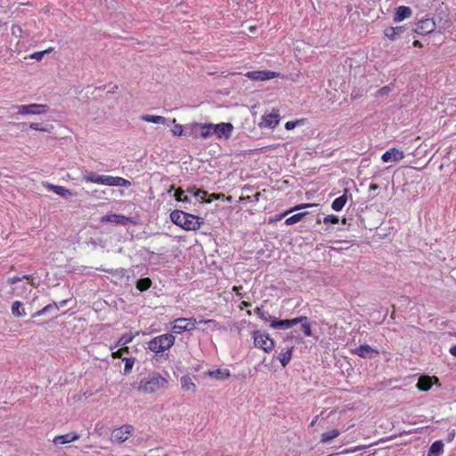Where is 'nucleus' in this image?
<instances>
[{
	"label": "nucleus",
	"instance_id": "nucleus-61",
	"mask_svg": "<svg viewBox=\"0 0 456 456\" xmlns=\"http://www.w3.org/2000/svg\"><path fill=\"white\" fill-rule=\"evenodd\" d=\"M65 304H66V301H62V302H61V306H64V305H65Z\"/></svg>",
	"mask_w": 456,
	"mask_h": 456
},
{
	"label": "nucleus",
	"instance_id": "nucleus-58",
	"mask_svg": "<svg viewBox=\"0 0 456 456\" xmlns=\"http://www.w3.org/2000/svg\"><path fill=\"white\" fill-rule=\"evenodd\" d=\"M317 419H318V416H315V418L311 422L312 427L315 425V423L317 422Z\"/></svg>",
	"mask_w": 456,
	"mask_h": 456
},
{
	"label": "nucleus",
	"instance_id": "nucleus-46",
	"mask_svg": "<svg viewBox=\"0 0 456 456\" xmlns=\"http://www.w3.org/2000/svg\"><path fill=\"white\" fill-rule=\"evenodd\" d=\"M171 131L175 136H181L183 134V127L182 125L175 124Z\"/></svg>",
	"mask_w": 456,
	"mask_h": 456
},
{
	"label": "nucleus",
	"instance_id": "nucleus-25",
	"mask_svg": "<svg viewBox=\"0 0 456 456\" xmlns=\"http://www.w3.org/2000/svg\"><path fill=\"white\" fill-rule=\"evenodd\" d=\"M208 375L217 380H225L230 378L231 373L227 369H216L214 370H208Z\"/></svg>",
	"mask_w": 456,
	"mask_h": 456
},
{
	"label": "nucleus",
	"instance_id": "nucleus-43",
	"mask_svg": "<svg viewBox=\"0 0 456 456\" xmlns=\"http://www.w3.org/2000/svg\"><path fill=\"white\" fill-rule=\"evenodd\" d=\"M53 47H50V48H48V49H46V50H45V51L36 52V53H32V54L30 55V57H31L32 59H36V60H37V61H40L45 53H51V52H53Z\"/></svg>",
	"mask_w": 456,
	"mask_h": 456
},
{
	"label": "nucleus",
	"instance_id": "nucleus-57",
	"mask_svg": "<svg viewBox=\"0 0 456 456\" xmlns=\"http://www.w3.org/2000/svg\"><path fill=\"white\" fill-rule=\"evenodd\" d=\"M240 289H241V287L234 286V287L232 288V290H233V291H235V292L237 293V295H240V294L239 293V290H240Z\"/></svg>",
	"mask_w": 456,
	"mask_h": 456
},
{
	"label": "nucleus",
	"instance_id": "nucleus-36",
	"mask_svg": "<svg viewBox=\"0 0 456 456\" xmlns=\"http://www.w3.org/2000/svg\"><path fill=\"white\" fill-rule=\"evenodd\" d=\"M306 214H307V212L297 213V214L288 217L285 220V224L287 225H292L294 224H297V223L300 222L306 216Z\"/></svg>",
	"mask_w": 456,
	"mask_h": 456
},
{
	"label": "nucleus",
	"instance_id": "nucleus-44",
	"mask_svg": "<svg viewBox=\"0 0 456 456\" xmlns=\"http://www.w3.org/2000/svg\"><path fill=\"white\" fill-rule=\"evenodd\" d=\"M300 124H303V119H299V120H296V121H288V122L285 123V128L287 130H292L297 126H298Z\"/></svg>",
	"mask_w": 456,
	"mask_h": 456
},
{
	"label": "nucleus",
	"instance_id": "nucleus-38",
	"mask_svg": "<svg viewBox=\"0 0 456 456\" xmlns=\"http://www.w3.org/2000/svg\"><path fill=\"white\" fill-rule=\"evenodd\" d=\"M121 347L117 351L111 353V357L113 359H122L124 354H129L130 349L127 346H120Z\"/></svg>",
	"mask_w": 456,
	"mask_h": 456
},
{
	"label": "nucleus",
	"instance_id": "nucleus-8",
	"mask_svg": "<svg viewBox=\"0 0 456 456\" xmlns=\"http://www.w3.org/2000/svg\"><path fill=\"white\" fill-rule=\"evenodd\" d=\"M18 113L21 115H40L45 114L48 111L49 107L45 104H28V105H20L17 107Z\"/></svg>",
	"mask_w": 456,
	"mask_h": 456
},
{
	"label": "nucleus",
	"instance_id": "nucleus-24",
	"mask_svg": "<svg viewBox=\"0 0 456 456\" xmlns=\"http://www.w3.org/2000/svg\"><path fill=\"white\" fill-rule=\"evenodd\" d=\"M348 192H349V190L346 188L344 190L343 195L339 196L338 198H337L333 200V202L331 204V208L333 210L338 212L343 209V208L345 207V205L346 204V201H347Z\"/></svg>",
	"mask_w": 456,
	"mask_h": 456
},
{
	"label": "nucleus",
	"instance_id": "nucleus-29",
	"mask_svg": "<svg viewBox=\"0 0 456 456\" xmlns=\"http://www.w3.org/2000/svg\"><path fill=\"white\" fill-rule=\"evenodd\" d=\"M102 222L106 223H117L125 224L127 221V218L123 215H106L102 218Z\"/></svg>",
	"mask_w": 456,
	"mask_h": 456
},
{
	"label": "nucleus",
	"instance_id": "nucleus-6",
	"mask_svg": "<svg viewBox=\"0 0 456 456\" xmlns=\"http://www.w3.org/2000/svg\"><path fill=\"white\" fill-rule=\"evenodd\" d=\"M22 280H26L27 282L21 285H16L12 288V290L16 293V295L21 297H27V295L31 292V289H28V286L37 287V285L34 283L33 277L30 275H23L22 277L13 276L8 280V283L14 285L22 281Z\"/></svg>",
	"mask_w": 456,
	"mask_h": 456
},
{
	"label": "nucleus",
	"instance_id": "nucleus-53",
	"mask_svg": "<svg viewBox=\"0 0 456 456\" xmlns=\"http://www.w3.org/2000/svg\"><path fill=\"white\" fill-rule=\"evenodd\" d=\"M200 322H204V323H213V324H216V323H217L215 320H212V319H209V320H201V321H200Z\"/></svg>",
	"mask_w": 456,
	"mask_h": 456
},
{
	"label": "nucleus",
	"instance_id": "nucleus-28",
	"mask_svg": "<svg viewBox=\"0 0 456 456\" xmlns=\"http://www.w3.org/2000/svg\"><path fill=\"white\" fill-rule=\"evenodd\" d=\"M181 386L183 391L195 392L197 389L196 384L188 375H184L181 378Z\"/></svg>",
	"mask_w": 456,
	"mask_h": 456
},
{
	"label": "nucleus",
	"instance_id": "nucleus-22",
	"mask_svg": "<svg viewBox=\"0 0 456 456\" xmlns=\"http://www.w3.org/2000/svg\"><path fill=\"white\" fill-rule=\"evenodd\" d=\"M405 28L403 26L397 27H387L384 29V36L391 41H395L397 36L404 32Z\"/></svg>",
	"mask_w": 456,
	"mask_h": 456
},
{
	"label": "nucleus",
	"instance_id": "nucleus-59",
	"mask_svg": "<svg viewBox=\"0 0 456 456\" xmlns=\"http://www.w3.org/2000/svg\"><path fill=\"white\" fill-rule=\"evenodd\" d=\"M388 90H389V89H388V87H387V86H384V87H382V88H381L380 92H381V93H387V92H388Z\"/></svg>",
	"mask_w": 456,
	"mask_h": 456
},
{
	"label": "nucleus",
	"instance_id": "nucleus-45",
	"mask_svg": "<svg viewBox=\"0 0 456 456\" xmlns=\"http://www.w3.org/2000/svg\"><path fill=\"white\" fill-rule=\"evenodd\" d=\"M255 314L258 315V317L264 321H268V313L265 312L262 310V308L260 307H256L255 310H254Z\"/></svg>",
	"mask_w": 456,
	"mask_h": 456
},
{
	"label": "nucleus",
	"instance_id": "nucleus-49",
	"mask_svg": "<svg viewBox=\"0 0 456 456\" xmlns=\"http://www.w3.org/2000/svg\"><path fill=\"white\" fill-rule=\"evenodd\" d=\"M29 128L35 131H41V132H46L47 130L45 128H43L40 126L37 123H31L29 125Z\"/></svg>",
	"mask_w": 456,
	"mask_h": 456
},
{
	"label": "nucleus",
	"instance_id": "nucleus-42",
	"mask_svg": "<svg viewBox=\"0 0 456 456\" xmlns=\"http://www.w3.org/2000/svg\"><path fill=\"white\" fill-rule=\"evenodd\" d=\"M175 200L186 202L189 200L188 197L184 195V191L182 188H178L175 193Z\"/></svg>",
	"mask_w": 456,
	"mask_h": 456
},
{
	"label": "nucleus",
	"instance_id": "nucleus-30",
	"mask_svg": "<svg viewBox=\"0 0 456 456\" xmlns=\"http://www.w3.org/2000/svg\"><path fill=\"white\" fill-rule=\"evenodd\" d=\"M58 310H59L58 305L55 302H53L52 304H48L47 305L43 307L41 310L35 312L32 314V317L33 318L39 317V316L44 315V314H45L47 313L56 312Z\"/></svg>",
	"mask_w": 456,
	"mask_h": 456
},
{
	"label": "nucleus",
	"instance_id": "nucleus-34",
	"mask_svg": "<svg viewBox=\"0 0 456 456\" xmlns=\"http://www.w3.org/2000/svg\"><path fill=\"white\" fill-rule=\"evenodd\" d=\"M152 281L150 278H141L136 281V289L140 291H146L151 287Z\"/></svg>",
	"mask_w": 456,
	"mask_h": 456
},
{
	"label": "nucleus",
	"instance_id": "nucleus-39",
	"mask_svg": "<svg viewBox=\"0 0 456 456\" xmlns=\"http://www.w3.org/2000/svg\"><path fill=\"white\" fill-rule=\"evenodd\" d=\"M122 360L125 362V367H124V373L125 374H128L130 373V371L132 370L134 365V362H135V358L134 357H124L122 358Z\"/></svg>",
	"mask_w": 456,
	"mask_h": 456
},
{
	"label": "nucleus",
	"instance_id": "nucleus-54",
	"mask_svg": "<svg viewBox=\"0 0 456 456\" xmlns=\"http://www.w3.org/2000/svg\"><path fill=\"white\" fill-rule=\"evenodd\" d=\"M450 353L456 357V345L450 348Z\"/></svg>",
	"mask_w": 456,
	"mask_h": 456
},
{
	"label": "nucleus",
	"instance_id": "nucleus-41",
	"mask_svg": "<svg viewBox=\"0 0 456 456\" xmlns=\"http://www.w3.org/2000/svg\"><path fill=\"white\" fill-rule=\"evenodd\" d=\"M96 177H97V174H95L94 172H92V171H87V172H86L83 175V179L86 183H96Z\"/></svg>",
	"mask_w": 456,
	"mask_h": 456
},
{
	"label": "nucleus",
	"instance_id": "nucleus-62",
	"mask_svg": "<svg viewBox=\"0 0 456 456\" xmlns=\"http://www.w3.org/2000/svg\"><path fill=\"white\" fill-rule=\"evenodd\" d=\"M353 427H354V424H351L349 427H347V428L346 430H347V429H349V428H351Z\"/></svg>",
	"mask_w": 456,
	"mask_h": 456
},
{
	"label": "nucleus",
	"instance_id": "nucleus-51",
	"mask_svg": "<svg viewBox=\"0 0 456 456\" xmlns=\"http://www.w3.org/2000/svg\"><path fill=\"white\" fill-rule=\"evenodd\" d=\"M251 304L249 302H247V301H242L240 305V309H243L244 307H248L250 306Z\"/></svg>",
	"mask_w": 456,
	"mask_h": 456
},
{
	"label": "nucleus",
	"instance_id": "nucleus-3",
	"mask_svg": "<svg viewBox=\"0 0 456 456\" xmlns=\"http://www.w3.org/2000/svg\"><path fill=\"white\" fill-rule=\"evenodd\" d=\"M298 323L301 324V330L305 337L312 336V327L306 316H300L293 319H286L280 321L277 319H273L272 320L270 326L273 329L288 330Z\"/></svg>",
	"mask_w": 456,
	"mask_h": 456
},
{
	"label": "nucleus",
	"instance_id": "nucleus-35",
	"mask_svg": "<svg viewBox=\"0 0 456 456\" xmlns=\"http://www.w3.org/2000/svg\"><path fill=\"white\" fill-rule=\"evenodd\" d=\"M113 278H115L117 281L115 282H118V281H122L126 276V271L123 268L118 269H110L107 270Z\"/></svg>",
	"mask_w": 456,
	"mask_h": 456
},
{
	"label": "nucleus",
	"instance_id": "nucleus-52",
	"mask_svg": "<svg viewBox=\"0 0 456 456\" xmlns=\"http://www.w3.org/2000/svg\"><path fill=\"white\" fill-rule=\"evenodd\" d=\"M379 187L377 183H370V186H369V190L370 191H376L378 190Z\"/></svg>",
	"mask_w": 456,
	"mask_h": 456
},
{
	"label": "nucleus",
	"instance_id": "nucleus-47",
	"mask_svg": "<svg viewBox=\"0 0 456 456\" xmlns=\"http://www.w3.org/2000/svg\"><path fill=\"white\" fill-rule=\"evenodd\" d=\"M195 197L200 199L205 202H211V200H205V197L208 195V192L203 190H197L194 193Z\"/></svg>",
	"mask_w": 456,
	"mask_h": 456
},
{
	"label": "nucleus",
	"instance_id": "nucleus-60",
	"mask_svg": "<svg viewBox=\"0 0 456 456\" xmlns=\"http://www.w3.org/2000/svg\"><path fill=\"white\" fill-rule=\"evenodd\" d=\"M365 447H366V446H361V447H358V448H356V449L353 450L352 452H355V451L360 450V449H364Z\"/></svg>",
	"mask_w": 456,
	"mask_h": 456
},
{
	"label": "nucleus",
	"instance_id": "nucleus-27",
	"mask_svg": "<svg viewBox=\"0 0 456 456\" xmlns=\"http://www.w3.org/2000/svg\"><path fill=\"white\" fill-rule=\"evenodd\" d=\"M293 350H294V346H292L288 347L286 350H282L279 354L278 359H279L281 364L282 365V367H286L289 364V362H290Z\"/></svg>",
	"mask_w": 456,
	"mask_h": 456
},
{
	"label": "nucleus",
	"instance_id": "nucleus-17",
	"mask_svg": "<svg viewBox=\"0 0 456 456\" xmlns=\"http://www.w3.org/2000/svg\"><path fill=\"white\" fill-rule=\"evenodd\" d=\"M404 158V152L396 148H391L381 156L383 162L387 163L389 161L398 162Z\"/></svg>",
	"mask_w": 456,
	"mask_h": 456
},
{
	"label": "nucleus",
	"instance_id": "nucleus-10",
	"mask_svg": "<svg viewBox=\"0 0 456 456\" xmlns=\"http://www.w3.org/2000/svg\"><path fill=\"white\" fill-rule=\"evenodd\" d=\"M134 431V428L131 425H123L118 428H115L110 435V440L112 442L123 443L128 439Z\"/></svg>",
	"mask_w": 456,
	"mask_h": 456
},
{
	"label": "nucleus",
	"instance_id": "nucleus-19",
	"mask_svg": "<svg viewBox=\"0 0 456 456\" xmlns=\"http://www.w3.org/2000/svg\"><path fill=\"white\" fill-rule=\"evenodd\" d=\"M79 439V436L76 432H70L65 435L54 436L53 443L56 445L66 444Z\"/></svg>",
	"mask_w": 456,
	"mask_h": 456
},
{
	"label": "nucleus",
	"instance_id": "nucleus-32",
	"mask_svg": "<svg viewBox=\"0 0 456 456\" xmlns=\"http://www.w3.org/2000/svg\"><path fill=\"white\" fill-rule=\"evenodd\" d=\"M48 188L57 195L62 197L72 196L74 194L71 191L61 185L50 184Z\"/></svg>",
	"mask_w": 456,
	"mask_h": 456
},
{
	"label": "nucleus",
	"instance_id": "nucleus-14",
	"mask_svg": "<svg viewBox=\"0 0 456 456\" xmlns=\"http://www.w3.org/2000/svg\"><path fill=\"white\" fill-rule=\"evenodd\" d=\"M233 126L231 123H219L216 125L213 124V134H215L218 138L223 136L229 138L232 132Z\"/></svg>",
	"mask_w": 456,
	"mask_h": 456
},
{
	"label": "nucleus",
	"instance_id": "nucleus-40",
	"mask_svg": "<svg viewBox=\"0 0 456 456\" xmlns=\"http://www.w3.org/2000/svg\"><path fill=\"white\" fill-rule=\"evenodd\" d=\"M261 197V192L257 191L253 196H241L239 199L240 202H258Z\"/></svg>",
	"mask_w": 456,
	"mask_h": 456
},
{
	"label": "nucleus",
	"instance_id": "nucleus-56",
	"mask_svg": "<svg viewBox=\"0 0 456 456\" xmlns=\"http://www.w3.org/2000/svg\"><path fill=\"white\" fill-rule=\"evenodd\" d=\"M220 197H221V195H220V194L212 193V194L210 195V199H209V200H212V199H213V200H214V199H215V200H217V199H219Z\"/></svg>",
	"mask_w": 456,
	"mask_h": 456
},
{
	"label": "nucleus",
	"instance_id": "nucleus-21",
	"mask_svg": "<svg viewBox=\"0 0 456 456\" xmlns=\"http://www.w3.org/2000/svg\"><path fill=\"white\" fill-rule=\"evenodd\" d=\"M314 206H315V205L314 204H299V205H297L294 208H291L284 211L283 213H281V214L273 216V217L270 218L269 222L272 223V222L280 221L283 217H285L287 215H289V213H291V212H293L295 210H299V209H303V208H310V207H314Z\"/></svg>",
	"mask_w": 456,
	"mask_h": 456
},
{
	"label": "nucleus",
	"instance_id": "nucleus-9",
	"mask_svg": "<svg viewBox=\"0 0 456 456\" xmlns=\"http://www.w3.org/2000/svg\"><path fill=\"white\" fill-rule=\"evenodd\" d=\"M281 120L279 110L273 109L271 113L265 114L262 116L259 126L261 128H274L276 127Z\"/></svg>",
	"mask_w": 456,
	"mask_h": 456
},
{
	"label": "nucleus",
	"instance_id": "nucleus-63",
	"mask_svg": "<svg viewBox=\"0 0 456 456\" xmlns=\"http://www.w3.org/2000/svg\"><path fill=\"white\" fill-rule=\"evenodd\" d=\"M270 322H272V320L276 319L275 317L269 316Z\"/></svg>",
	"mask_w": 456,
	"mask_h": 456
},
{
	"label": "nucleus",
	"instance_id": "nucleus-26",
	"mask_svg": "<svg viewBox=\"0 0 456 456\" xmlns=\"http://www.w3.org/2000/svg\"><path fill=\"white\" fill-rule=\"evenodd\" d=\"M340 433H341L340 430L338 428H333L331 430L323 432L321 435L320 442H321V444H329L335 438L338 437L340 436Z\"/></svg>",
	"mask_w": 456,
	"mask_h": 456
},
{
	"label": "nucleus",
	"instance_id": "nucleus-1",
	"mask_svg": "<svg viewBox=\"0 0 456 456\" xmlns=\"http://www.w3.org/2000/svg\"><path fill=\"white\" fill-rule=\"evenodd\" d=\"M170 219L175 224L186 231H197L203 224L201 217L177 209L171 212Z\"/></svg>",
	"mask_w": 456,
	"mask_h": 456
},
{
	"label": "nucleus",
	"instance_id": "nucleus-13",
	"mask_svg": "<svg viewBox=\"0 0 456 456\" xmlns=\"http://www.w3.org/2000/svg\"><path fill=\"white\" fill-rule=\"evenodd\" d=\"M195 136L207 139L213 134V124L195 123L191 126Z\"/></svg>",
	"mask_w": 456,
	"mask_h": 456
},
{
	"label": "nucleus",
	"instance_id": "nucleus-37",
	"mask_svg": "<svg viewBox=\"0 0 456 456\" xmlns=\"http://www.w3.org/2000/svg\"><path fill=\"white\" fill-rule=\"evenodd\" d=\"M443 450H444L443 442L440 440L436 441L431 444L429 451H428V455L430 456L431 454H438V453L442 452Z\"/></svg>",
	"mask_w": 456,
	"mask_h": 456
},
{
	"label": "nucleus",
	"instance_id": "nucleus-50",
	"mask_svg": "<svg viewBox=\"0 0 456 456\" xmlns=\"http://www.w3.org/2000/svg\"><path fill=\"white\" fill-rule=\"evenodd\" d=\"M104 178H105V175H97V177H96V184H102L103 185V183H104Z\"/></svg>",
	"mask_w": 456,
	"mask_h": 456
},
{
	"label": "nucleus",
	"instance_id": "nucleus-31",
	"mask_svg": "<svg viewBox=\"0 0 456 456\" xmlns=\"http://www.w3.org/2000/svg\"><path fill=\"white\" fill-rule=\"evenodd\" d=\"M141 118L143 121L150 122V123L162 124V125H165L167 123V118L162 116L145 114V115H142L141 117Z\"/></svg>",
	"mask_w": 456,
	"mask_h": 456
},
{
	"label": "nucleus",
	"instance_id": "nucleus-15",
	"mask_svg": "<svg viewBox=\"0 0 456 456\" xmlns=\"http://www.w3.org/2000/svg\"><path fill=\"white\" fill-rule=\"evenodd\" d=\"M438 382H439V379L436 376L430 377L428 375H423L419 378V380L416 384V387L419 391L426 392V391H428L432 387L434 383H438Z\"/></svg>",
	"mask_w": 456,
	"mask_h": 456
},
{
	"label": "nucleus",
	"instance_id": "nucleus-55",
	"mask_svg": "<svg viewBox=\"0 0 456 456\" xmlns=\"http://www.w3.org/2000/svg\"><path fill=\"white\" fill-rule=\"evenodd\" d=\"M412 45H413V46H415V47H422V44H421V42H419V40H415V41H413V44H412Z\"/></svg>",
	"mask_w": 456,
	"mask_h": 456
},
{
	"label": "nucleus",
	"instance_id": "nucleus-2",
	"mask_svg": "<svg viewBox=\"0 0 456 456\" xmlns=\"http://www.w3.org/2000/svg\"><path fill=\"white\" fill-rule=\"evenodd\" d=\"M168 381L159 372H152L140 380L138 390L146 394H152L159 389L167 387Z\"/></svg>",
	"mask_w": 456,
	"mask_h": 456
},
{
	"label": "nucleus",
	"instance_id": "nucleus-23",
	"mask_svg": "<svg viewBox=\"0 0 456 456\" xmlns=\"http://www.w3.org/2000/svg\"><path fill=\"white\" fill-rule=\"evenodd\" d=\"M140 334V331H136L134 333L129 332L123 334L118 341L115 343L113 346L110 347V349H113L115 347H118L119 346H127V344L131 343L135 337H137Z\"/></svg>",
	"mask_w": 456,
	"mask_h": 456
},
{
	"label": "nucleus",
	"instance_id": "nucleus-7",
	"mask_svg": "<svg viewBox=\"0 0 456 456\" xmlns=\"http://www.w3.org/2000/svg\"><path fill=\"white\" fill-rule=\"evenodd\" d=\"M196 324L197 321L194 318H177L173 322L172 330L180 334L193 330Z\"/></svg>",
	"mask_w": 456,
	"mask_h": 456
},
{
	"label": "nucleus",
	"instance_id": "nucleus-4",
	"mask_svg": "<svg viewBox=\"0 0 456 456\" xmlns=\"http://www.w3.org/2000/svg\"><path fill=\"white\" fill-rule=\"evenodd\" d=\"M175 342L173 334L166 333L159 335L147 343V348L156 354L163 353L171 348Z\"/></svg>",
	"mask_w": 456,
	"mask_h": 456
},
{
	"label": "nucleus",
	"instance_id": "nucleus-12",
	"mask_svg": "<svg viewBox=\"0 0 456 456\" xmlns=\"http://www.w3.org/2000/svg\"><path fill=\"white\" fill-rule=\"evenodd\" d=\"M436 28L435 20L431 18H427L417 22L414 31L420 35H427L435 31Z\"/></svg>",
	"mask_w": 456,
	"mask_h": 456
},
{
	"label": "nucleus",
	"instance_id": "nucleus-48",
	"mask_svg": "<svg viewBox=\"0 0 456 456\" xmlns=\"http://www.w3.org/2000/svg\"><path fill=\"white\" fill-rule=\"evenodd\" d=\"M323 222H324V224H329V223H331L334 224H338V216H337L335 215H328L327 216L324 217Z\"/></svg>",
	"mask_w": 456,
	"mask_h": 456
},
{
	"label": "nucleus",
	"instance_id": "nucleus-18",
	"mask_svg": "<svg viewBox=\"0 0 456 456\" xmlns=\"http://www.w3.org/2000/svg\"><path fill=\"white\" fill-rule=\"evenodd\" d=\"M103 185L128 188L131 182L119 176L105 175Z\"/></svg>",
	"mask_w": 456,
	"mask_h": 456
},
{
	"label": "nucleus",
	"instance_id": "nucleus-64",
	"mask_svg": "<svg viewBox=\"0 0 456 456\" xmlns=\"http://www.w3.org/2000/svg\"><path fill=\"white\" fill-rule=\"evenodd\" d=\"M247 314H248V315H251V314H252V313H251V311H250V310H248V311L247 312Z\"/></svg>",
	"mask_w": 456,
	"mask_h": 456
},
{
	"label": "nucleus",
	"instance_id": "nucleus-16",
	"mask_svg": "<svg viewBox=\"0 0 456 456\" xmlns=\"http://www.w3.org/2000/svg\"><path fill=\"white\" fill-rule=\"evenodd\" d=\"M353 354H357L358 356L362 358H372L373 354L374 356H377L379 354V350L372 348L370 346L364 344L361 345L355 349H354Z\"/></svg>",
	"mask_w": 456,
	"mask_h": 456
},
{
	"label": "nucleus",
	"instance_id": "nucleus-5",
	"mask_svg": "<svg viewBox=\"0 0 456 456\" xmlns=\"http://www.w3.org/2000/svg\"><path fill=\"white\" fill-rule=\"evenodd\" d=\"M252 338L254 341V346L263 350L265 353H271L274 349L275 344L274 340L270 337V335L265 331L261 330H254L252 332Z\"/></svg>",
	"mask_w": 456,
	"mask_h": 456
},
{
	"label": "nucleus",
	"instance_id": "nucleus-11",
	"mask_svg": "<svg viewBox=\"0 0 456 456\" xmlns=\"http://www.w3.org/2000/svg\"><path fill=\"white\" fill-rule=\"evenodd\" d=\"M245 76L251 80L265 81L280 77L281 75L279 72L271 70H254L247 72Z\"/></svg>",
	"mask_w": 456,
	"mask_h": 456
},
{
	"label": "nucleus",
	"instance_id": "nucleus-20",
	"mask_svg": "<svg viewBox=\"0 0 456 456\" xmlns=\"http://www.w3.org/2000/svg\"><path fill=\"white\" fill-rule=\"evenodd\" d=\"M412 15V11L408 6H399L395 9V16H394V21L395 22H401L403 20L410 18Z\"/></svg>",
	"mask_w": 456,
	"mask_h": 456
},
{
	"label": "nucleus",
	"instance_id": "nucleus-33",
	"mask_svg": "<svg viewBox=\"0 0 456 456\" xmlns=\"http://www.w3.org/2000/svg\"><path fill=\"white\" fill-rule=\"evenodd\" d=\"M12 314L15 317H23L26 312L22 309V303L20 301H14L12 305Z\"/></svg>",
	"mask_w": 456,
	"mask_h": 456
}]
</instances>
